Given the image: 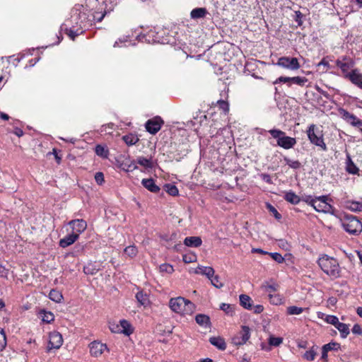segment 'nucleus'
Masks as SVG:
<instances>
[{
	"instance_id": "obj_24",
	"label": "nucleus",
	"mask_w": 362,
	"mask_h": 362,
	"mask_svg": "<svg viewBox=\"0 0 362 362\" xmlns=\"http://www.w3.org/2000/svg\"><path fill=\"white\" fill-rule=\"evenodd\" d=\"M184 244L187 247H198L202 245V240L199 236H189L185 238Z\"/></svg>"
},
{
	"instance_id": "obj_57",
	"label": "nucleus",
	"mask_w": 362,
	"mask_h": 362,
	"mask_svg": "<svg viewBox=\"0 0 362 362\" xmlns=\"http://www.w3.org/2000/svg\"><path fill=\"white\" fill-rule=\"evenodd\" d=\"M160 272H165L168 274H172L174 272L173 267L170 264H162L160 266Z\"/></svg>"
},
{
	"instance_id": "obj_60",
	"label": "nucleus",
	"mask_w": 362,
	"mask_h": 362,
	"mask_svg": "<svg viewBox=\"0 0 362 362\" xmlns=\"http://www.w3.org/2000/svg\"><path fill=\"white\" fill-rule=\"evenodd\" d=\"M130 161L131 160L129 158H123V160L120 163V168L123 170L127 171V170H128V167H129V163Z\"/></svg>"
},
{
	"instance_id": "obj_36",
	"label": "nucleus",
	"mask_w": 362,
	"mask_h": 362,
	"mask_svg": "<svg viewBox=\"0 0 362 362\" xmlns=\"http://www.w3.org/2000/svg\"><path fill=\"white\" fill-rule=\"evenodd\" d=\"M99 268L93 263H88L83 267V272L87 275H94L98 273Z\"/></svg>"
},
{
	"instance_id": "obj_23",
	"label": "nucleus",
	"mask_w": 362,
	"mask_h": 362,
	"mask_svg": "<svg viewBox=\"0 0 362 362\" xmlns=\"http://www.w3.org/2000/svg\"><path fill=\"white\" fill-rule=\"evenodd\" d=\"M78 238V237L76 234L71 233L59 240V246L65 248L75 243Z\"/></svg>"
},
{
	"instance_id": "obj_28",
	"label": "nucleus",
	"mask_w": 362,
	"mask_h": 362,
	"mask_svg": "<svg viewBox=\"0 0 362 362\" xmlns=\"http://www.w3.org/2000/svg\"><path fill=\"white\" fill-rule=\"evenodd\" d=\"M207 13L206 8H196L191 11L190 16L192 19H198L204 18Z\"/></svg>"
},
{
	"instance_id": "obj_25",
	"label": "nucleus",
	"mask_w": 362,
	"mask_h": 362,
	"mask_svg": "<svg viewBox=\"0 0 362 362\" xmlns=\"http://www.w3.org/2000/svg\"><path fill=\"white\" fill-rule=\"evenodd\" d=\"M209 342L219 350L224 351L226 349L225 340L221 337H210Z\"/></svg>"
},
{
	"instance_id": "obj_9",
	"label": "nucleus",
	"mask_w": 362,
	"mask_h": 362,
	"mask_svg": "<svg viewBox=\"0 0 362 362\" xmlns=\"http://www.w3.org/2000/svg\"><path fill=\"white\" fill-rule=\"evenodd\" d=\"M163 124L164 120L161 117L156 116L146 122L145 128L148 133L154 135L160 130Z\"/></svg>"
},
{
	"instance_id": "obj_42",
	"label": "nucleus",
	"mask_w": 362,
	"mask_h": 362,
	"mask_svg": "<svg viewBox=\"0 0 362 362\" xmlns=\"http://www.w3.org/2000/svg\"><path fill=\"white\" fill-rule=\"evenodd\" d=\"M164 188L168 194L173 197L178 195L179 191L175 185L166 184L165 185Z\"/></svg>"
},
{
	"instance_id": "obj_63",
	"label": "nucleus",
	"mask_w": 362,
	"mask_h": 362,
	"mask_svg": "<svg viewBox=\"0 0 362 362\" xmlns=\"http://www.w3.org/2000/svg\"><path fill=\"white\" fill-rule=\"evenodd\" d=\"M352 332L355 334H362V327L358 324H355L352 328Z\"/></svg>"
},
{
	"instance_id": "obj_21",
	"label": "nucleus",
	"mask_w": 362,
	"mask_h": 362,
	"mask_svg": "<svg viewBox=\"0 0 362 362\" xmlns=\"http://www.w3.org/2000/svg\"><path fill=\"white\" fill-rule=\"evenodd\" d=\"M195 321L199 326L204 328H210L211 326L209 316L205 314H197L195 316Z\"/></svg>"
},
{
	"instance_id": "obj_32",
	"label": "nucleus",
	"mask_w": 362,
	"mask_h": 362,
	"mask_svg": "<svg viewBox=\"0 0 362 362\" xmlns=\"http://www.w3.org/2000/svg\"><path fill=\"white\" fill-rule=\"evenodd\" d=\"M195 272L197 274H201L202 275L206 276L208 278L213 276L214 274V269L211 267H203L199 266L197 268Z\"/></svg>"
},
{
	"instance_id": "obj_31",
	"label": "nucleus",
	"mask_w": 362,
	"mask_h": 362,
	"mask_svg": "<svg viewBox=\"0 0 362 362\" xmlns=\"http://www.w3.org/2000/svg\"><path fill=\"white\" fill-rule=\"evenodd\" d=\"M346 170L351 175H358L359 172L358 168L355 165L349 156L347 157Z\"/></svg>"
},
{
	"instance_id": "obj_10",
	"label": "nucleus",
	"mask_w": 362,
	"mask_h": 362,
	"mask_svg": "<svg viewBox=\"0 0 362 362\" xmlns=\"http://www.w3.org/2000/svg\"><path fill=\"white\" fill-rule=\"evenodd\" d=\"M335 64L336 66L341 69L345 78H347V74H350L349 71L354 66L353 59L346 56L337 59Z\"/></svg>"
},
{
	"instance_id": "obj_16",
	"label": "nucleus",
	"mask_w": 362,
	"mask_h": 362,
	"mask_svg": "<svg viewBox=\"0 0 362 362\" xmlns=\"http://www.w3.org/2000/svg\"><path fill=\"white\" fill-rule=\"evenodd\" d=\"M338 112L341 118L352 127L360 119L356 115L342 107L338 109Z\"/></svg>"
},
{
	"instance_id": "obj_38",
	"label": "nucleus",
	"mask_w": 362,
	"mask_h": 362,
	"mask_svg": "<svg viewBox=\"0 0 362 362\" xmlns=\"http://www.w3.org/2000/svg\"><path fill=\"white\" fill-rule=\"evenodd\" d=\"M284 160L286 165L289 166V168L293 170L300 169L302 167L300 162L298 160H291L288 157H284Z\"/></svg>"
},
{
	"instance_id": "obj_5",
	"label": "nucleus",
	"mask_w": 362,
	"mask_h": 362,
	"mask_svg": "<svg viewBox=\"0 0 362 362\" xmlns=\"http://www.w3.org/2000/svg\"><path fill=\"white\" fill-rule=\"evenodd\" d=\"M305 132L308 140L312 144L320 148L323 151H327L322 131H320L315 124H310Z\"/></svg>"
},
{
	"instance_id": "obj_44",
	"label": "nucleus",
	"mask_w": 362,
	"mask_h": 362,
	"mask_svg": "<svg viewBox=\"0 0 362 362\" xmlns=\"http://www.w3.org/2000/svg\"><path fill=\"white\" fill-rule=\"evenodd\" d=\"M317 355L315 346H313L310 350L307 351L303 356V358L308 361H313L315 360Z\"/></svg>"
},
{
	"instance_id": "obj_15",
	"label": "nucleus",
	"mask_w": 362,
	"mask_h": 362,
	"mask_svg": "<svg viewBox=\"0 0 362 362\" xmlns=\"http://www.w3.org/2000/svg\"><path fill=\"white\" fill-rule=\"evenodd\" d=\"M338 112L341 118L352 127L360 119L356 115L342 107L338 109Z\"/></svg>"
},
{
	"instance_id": "obj_34",
	"label": "nucleus",
	"mask_w": 362,
	"mask_h": 362,
	"mask_svg": "<svg viewBox=\"0 0 362 362\" xmlns=\"http://www.w3.org/2000/svg\"><path fill=\"white\" fill-rule=\"evenodd\" d=\"M95 152L97 156L103 158H107L109 156V150L107 147L98 144L95 148Z\"/></svg>"
},
{
	"instance_id": "obj_30",
	"label": "nucleus",
	"mask_w": 362,
	"mask_h": 362,
	"mask_svg": "<svg viewBox=\"0 0 362 362\" xmlns=\"http://www.w3.org/2000/svg\"><path fill=\"white\" fill-rule=\"evenodd\" d=\"M284 198L292 204H298L300 202V198L292 191L286 192Z\"/></svg>"
},
{
	"instance_id": "obj_53",
	"label": "nucleus",
	"mask_w": 362,
	"mask_h": 362,
	"mask_svg": "<svg viewBox=\"0 0 362 362\" xmlns=\"http://www.w3.org/2000/svg\"><path fill=\"white\" fill-rule=\"evenodd\" d=\"M217 105L219 109L222 110L225 113L228 112L229 110V105L228 103L223 100H218L216 102Z\"/></svg>"
},
{
	"instance_id": "obj_4",
	"label": "nucleus",
	"mask_w": 362,
	"mask_h": 362,
	"mask_svg": "<svg viewBox=\"0 0 362 362\" xmlns=\"http://www.w3.org/2000/svg\"><path fill=\"white\" fill-rule=\"evenodd\" d=\"M267 132L276 140V145L284 149L293 148L297 144L295 137L288 136L285 132L279 129L273 128L268 130Z\"/></svg>"
},
{
	"instance_id": "obj_41",
	"label": "nucleus",
	"mask_w": 362,
	"mask_h": 362,
	"mask_svg": "<svg viewBox=\"0 0 362 362\" xmlns=\"http://www.w3.org/2000/svg\"><path fill=\"white\" fill-rule=\"evenodd\" d=\"M122 139L128 146H132L139 141L138 137L132 134L123 136Z\"/></svg>"
},
{
	"instance_id": "obj_47",
	"label": "nucleus",
	"mask_w": 362,
	"mask_h": 362,
	"mask_svg": "<svg viewBox=\"0 0 362 362\" xmlns=\"http://www.w3.org/2000/svg\"><path fill=\"white\" fill-rule=\"evenodd\" d=\"M279 287L278 284H269L268 283H266L262 285V288L264 291V292L268 293L269 294H273Z\"/></svg>"
},
{
	"instance_id": "obj_33",
	"label": "nucleus",
	"mask_w": 362,
	"mask_h": 362,
	"mask_svg": "<svg viewBox=\"0 0 362 362\" xmlns=\"http://www.w3.org/2000/svg\"><path fill=\"white\" fill-rule=\"evenodd\" d=\"M242 339V343L245 344L250 337V329L247 326H242L241 330L238 334Z\"/></svg>"
},
{
	"instance_id": "obj_17",
	"label": "nucleus",
	"mask_w": 362,
	"mask_h": 362,
	"mask_svg": "<svg viewBox=\"0 0 362 362\" xmlns=\"http://www.w3.org/2000/svg\"><path fill=\"white\" fill-rule=\"evenodd\" d=\"M69 225L72 228V233L76 234L78 237L87 228V223L83 219H75L69 221Z\"/></svg>"
},
{
	"instance_id": "obj_22",
	"label": "nucleus",
	"mask_w": 362,
	"mask_h": 362,
	"mask_svg": "<svg viewBox=\"0 0 362 362\" xmlns=\"http://www.w3.org/2000/svg\"><path fill=\"white\" fill-rule=\"evenodd\" d=\"M11 125V127H7V131L8 133H13L18 137H21L23 135V131L21 129V123L19 120L13 119Z\"/></svg>"
},
{
	"instance_id": "obj_58",
	"label": "nucleus",
	"mask_w": 362,
	"mask_h": 362,
	"mask_svg": "<svg viewBox=\"0 0 362 362\" xmlns=\"http://www.w3.org/2000/svg\"><path fill=\"white\" fill-rule=\"evenodd\" d=\"M270 302L274 305H279L281 303V298L279 295L269 294Z\"/></svg>"
},
{
	"instance_id": "obj_1",
	"label": "nucleus",
	"mask_w": 362,
	"mask_h": 362,
	"mask_svg": "<svg viewBox=\"0 0 362 362\" xmlns=\"http://www.w3.org/2000/svg\"><path fill=\"white\" fill-rule=\"evenodd\" d=\"M94 24V17L88 16L86 11H72L71 17L62 25L61 29L72 40L83 34Z\"/></svg>"
},
{
	"instance_id": "obj_12",
	"label": "nucleus",
	"mask_w": 362,
	"mask_h": 362,
	"mask_svg": "<svg viewBox=\"0 0 362 362\" xmlns=\"http://www.w3.org/2000/svg\"><path fill=\"white\" fill-rule=\"evenodd\" d=\"M276 65L290 70H298L300 67L297 58L288 57L279 58Z\"/></svg>"
},
{
	"instance_id": "obj_62",
	"label": "nucleus",
	"mask_w": 362,
	"mask_h": 362,
	"mask_svg": "<svg viewBox=\"0 0 362 362\" xmlns=\"http://www.w3.org/2000/svg\"><path fill=\"white\" fill-rule=\"evenodd\" d=\"M303 16V15L300 11H297L295 12L294 20L296 22L298 23V25H301L303 23V21H302Z\"/></svg>"
},
{
	"instance_id": "obj_45",
	"label": "nucleus",
	"mask_w": 362,
	"mask_h": 362,
	"mask_svg": "<svg viewBox=\"0 0 362 362\" xmlns=\"http://www.w3.org/2000/svg\"><path fill=\"white\" fill-rule=\"evenodd\" d=\"M137 163L144 166L146 168H152L153 163L151 159H148L143 156L138 157Z\"/></svg>"
},
{
	"instance_id": "obj_56",
	"label": "nucleus",
	"mask_w": 362,
	"mask_h": 362,
	"mask_svg": "<svg viewBox=\"0 0 362 362\" xmlns=\"http://www.w3.org/2000/svg\"><path fill=\"white\" fill-rule=\"evenodd\" d=\"M267 208L274 216V217L276 219L281 218V215L278 212L274 206H272L271 204L267 203Z\"/></svg>"
},
{
	"instance_id": "obj_54",
	"label": "nucleus",
	"mask_w": 362,
	"mask_h": 362,
	"mask_svg": "<svg viewBox=\"0 0 362 362\" xmlns=\"http://www.w3.org/2000/svg\"><path fill=\"white\" fill-rule=\"evenodd\" d=\"M283 342L281 337H270L269 339V344L271 346H278Z\"/></svg>"
},
{
	"instance_id": "obj_14",
	"label": "nucleus",
	"mask_w": 362,
	"mask_h": 362,
	"mask_svg": "<svg viewBox=\"0 0 362 362\" xmlns=\"http://www.w3.org/2000/svg\"><path fill=\"white\" fill-rule=\"evenodd\" d=\"M308 82V78L305 77L301 76H294V77H287V76H280L274 81V84H277L279 83H292L294 84H297L300 86H304L305 84Z\"/></svg>"
},
{
	"instance_id": "obj_20",
	"label": "nucleus",
	"mask_w": 362,
	"mask_h": 362,
	"mask_svg": "<svg viewBox=\"0 0 362 362\" xmlns=\"http://www.w3.org/2000/svg\"><path fill=\"white\" fill-rule=\"evenodd\" d=\"M142 185L151 192L158 193L160 187L156 184L155 180L152 178L143 179L141 180Z\"/></svg>"
},
{
	"instance_id": "obj_13",
	"label": "nucleus",
	"mask_w": 362,
	"mask_h": 362,
	"mask_svg": "<svg viewBox=\"0 0 362 362\" xmlns=\"http://www.w3.org/2000/svg\"><path fill=\"white\" fill-rule=\"evenodd\" d=\"M110 329L112 332L122 333L127 336H129L134 332L132 325L126 320H120L119 325H113Z\"/></svg>"
},
{
	"instance_id": "obj_61",
	"label": "nucleus",
	"mask_w": 362,
	"mask_h": 362,
	"mask_svg": "<svg viewBox=\"0 0 362 362\" xmlns=\"http://www.w3.org/2000/svg\"><path fill=\"white\" fill-rule=\"evenodd\" d=\"M95 180L97 184L101 185L104 182V175L101 172H98L95 175Z\"/></svg>"
},
{
	"instance_id": "obj_37",
	"label": "nucleus",
	"mask_w": 362,
	"mask_h": 362,
	"mask_svg": "<svg viewBox=\"0 0 362 362\" xmlns=\"http://www.w3.org/2000/svg\"><path fill=\"white\" fill-rule=\"evenodd\" d=\"M49 298L52 301L60 303L63 299L62 293L57 289H52L49 293Z\"/></svg>"
},
{
	"instance_id": "obj_3",
	"label": "nucleus",
	"mask_w": 362,
	"mask_h": 362,
	"mask_svg": "<svg viewBox=\"0 0 362 362\" xmlns=\"http://www.w3.org/2000/svg\"><path fill=\"white\" fill-rule=\"evenodd\" d=\"M170 309L182 315H192L195 310V305L183 297L173 298L169 301Z\"/></svg>"
},
{
	"instance_id": "obj_64",
	"label": "nucleus",
	"mask_w": 362,
	"mask_h": 362,
	"mask_svg": "<svg viewBox=\"0 0 362 362\" xmlns=\"http://www.w3.org/2000/svg\"><path fill=\"white\" fill-rule=\"evenodd\" d=\"M232 342L235 346H240L245 344L244 343H242V339L238 334L233 337Z\"/></svg>"
},
{
	"instance_id": "obj_2",
	"label": "nucleus",
	"mask_w": 362,
	"mask_h": 362,
	"mask_svg": "<svg viewBox=\"0 0 362 362\" xmlns=\"http://www.w3.org/2000/svg\"><path fill=\"white\" fill-rule=\"evenodd\" d=\"M317 264L331 279H337L341 276V269L336 258L322 255L318 258Z\"/></svg>"
},
{
	"instance_id": "obj_11",
	"label": "nucleus",
	"mask_w": 362,
	"mask_h": 362,
	"mask_svg": "<svg viewBox=\"0 0 362 362\" xmlns=\"http://www.w3.org/2000/svg\"><path fill=\"white\" fill-rule=\"evenodd\" d=\"M63 337L61 333L53 331L49 334V341L47 347V352L52 349H59L63 344Z\"/></svg>"
},
{
	"instance_id": "obj_51",
	"label": "nucleus",
	"mask_w": 362,
	"mask_h": 362,
	"mask_svg": "<svg viewBox=\"0 0 362 362\" xmlns=\"http://www.w3.org/2000/svg\"><path fill=\"white\" fill-rule=\"evenodd\" d=\"M212 284L216 288H220L223 287V284L221 282L220 278L218 275H213L209 278Z\"/></svg>"
},
{
	"instance_id": "obj_48",
	"label": "nucleus",
	"mask_w": 362,
	"mask_h": 362,
	"mask_svg": "<svg viewBox=\"0 0 362 362\" xmlns=\"http://www.w3.org/2000/svg\"><path fill=\"white\" fill-rule=\"evenodd\" d=\"M303 310L304 309L303 308L292 305L287 308L286 312L288 315H294L301 314Z\"/></svg>"
},
{
	"instance_id": "obj_19",
	"label": "nucleus",
	"mask_w": 362,
	"mask_h": 362,
	"mask_svg": "<svg viewBox=\"0 0 362 362\" xmlns=\"http://www.w3.org/2000/svg\"><path fill=\"white\" fill-rule=\"evenodd\" d=\"M350 81L362 89V74L359 73L358 69H354L350 72V74H347V78Z\"/></svg>"
},
{
	"instance_id": "obj_35",
	"label": "nucleus",
	"mask_w": 362,
	"mask_h": 362,
	"mask_svg": "<svg viewBox=\"0 0 362 362\" xmlns=\"http://www.w3.org/2000/svg\"><path fill=\"white\" fill-rule=\"evenodd\" d=\"M335 327L339 331L342 338H346L350 332L349 327L346 324L339 322Z\"/></svg>"
},
{
	"instance_id": "obj_29",
	"label": "nucleus",
	"mask_w": 362,
	"mask_h": 362,
	"mask_svg": "<svg viewBox=\"0 0 362 362\" xmlns=\"http://www.w3.org/2000/svg\"><path fill=\"white\" fill-rule=\"evenodd\" d=\"M39 315L42 318L43 322L49 324L54 320V315L50 311H47L45 310H41L39 312Z\"/></svg>"
},
{
	"instance_id": "obj_55",
	"label": "nucleus",
	"mask_w": 362,
	"mask_h": 362,
	"mask_svg": "<svg viewBox=\"0 0 362 362\" xmlns=\"http://www.w3.org/2000/svg\"><path fill=\"white\" fill-rule=\"evenodd\" d=\"M269 255L278 263H283L285 260L283 256L279 252H269Z\"/></svg>"
},
{
	"instance_id": "obj_26",
	"label": "nucleus",
	"mask_w": 362,
	"mask_h": 362,
	"mask_svg": "<svg viewBox=\"0 0 362 362\" xmlns=\"http://www.w3.org/2000/svg\"><path fill=\"white\" fill-rule=\"evenodd\" d=\"M239 299L240 304L242 307L249 310H252V300L249 296L241 294L239 296Z\"/></svg>"
},
{
	"instance_id": "obj_7",
	"label": "nucleus",
	"mask_w": 362,
	"mask_h": 362,
	"mask_svg": "<svg viewBox=\"0 0 362 362\" xmlns=\"http://www.w3.org/2000/svg\"><path fill=\"white\" fill-rule=\"evenodd\" d=\"M311 206L317 212L333 214L335 209L327 202V196H320L310 199Z\"/></svg>"
},
{
	"instance_id": "obj_8",
	"label": "nucleus",
	"mask_w": 362,
	"mask_h": 362,
	"mask_svg": "<svg viewBox=\"0 0 362 362\" xmlns=\"http://www.w3.org/2000/svg\"><path fill=\"white\" fill-rule=\"evenodd\" d=\"M19 62L20 59L14 55L8 57H1V65L6 69L5 71L2 70L3 74L1 76V81L4 80L7 81L8 77L11 76V71L17 66Z\"/></svg>"
},
{
	"instance_id": "obj_52",
	"label": "nucleus",
	"mask_w": 362,
	"mask_h": 362,
	"mask_svg": "<svg viewBox=\"0 0 362 362\" xmlns=\"http://www.w3.org/2000/svg\"><path fill=\"white\" fill-rule=\"evenodd\" d=\"M59 152H61V151L59 150L58 151L57 148H54L52 152H48L47 153V156L48 157L50 155H53L54 156L57 163L60 164L62 162V155H59Z\"/></svg>"
},
{
	"instance_id": "obj_46",
	"label": "nucleus",
	"mask_w": 362,
	"mask_h": 362,
	"mask_svg": "<svg viewBox=\"0 0 362 362\" xmlns=\"http://www.w3.org/2000/svg\"><path fill=\"white\" fill-rule=\"evenodd\" d=\"M197 259V257L194 252H189L182 255V260L186 264L195 262Z\"/></svg>"
},
{
	"instance_id": "obj_39",
	"label": "nucleus",
	"mask_w": 362,
	"mask_h": 362,
	"mask_svg": "<svg viewBox=\"0 0 362 362\" xmlns=\"http://www.w3.org/2000/svg\"><path fill=\"white\" fill-rule=\"evenodd\" d=\"M347 208L354 212H361L362 211V202L349 201L347 202Z\"/></svg>"
},
{
	"instance_id": "obj_49",
	"label": "nucleus",
	"mask_w": 362,
	"mask_h": 362,
	"mask_svg": "<svg viewBox=\"0 0 362 362\" xmlns=\"http://www.w3.org/2000/svg\"><path fill=\"white\" fill-rule=\"evenodd\" d=\"M88 13V16H90L92 17H94V23L95 21L97 22H101L102 20L103 19V18L105 17V14H106V12L105 11L104 13H100V12H90V11H88L87 12Z\"/></svg>"
},
{
	"instance_id": "obj_50",
	"label": "nucleus",
	"mask_w": 362,
	"mask_h": 362,
	"mask_svg": "<svg viewBox=\"0 0 362 362\" xmlns=\"http://www.w3.org/2000/svg\"><path fill=\"white\" fill-rule=\"evenodd\" d=\"M340 344L337 342H329L328 344H325L322 347L325 349L327 351H337L340 349Z\"/></svg>"
},
{
	"instance_id": "obj_43",
	"label": "nucleus",
	"mask_w": 362,
	"mask_h": 362,
	"mask_svg": "<svg viewBox=\"0 0 362 362\" xmlns=\"http://www.w3.org/2000/svg\"><path fill=\"white\" fill-rule=\"evenodd\" d=\"M124 252L129 257L133 258L136 256L138 253V250L135 245H129L125 247V249L124 250Z\"/></svg>"
},
{
	"instance_id": "obj_40",
	"label": "nucleus",
	"mask_w": 362,
	"mask_h": 362,
	"mask_svg": "<svg viewBox=\"0 0 362 362\" xmlns=\"http://www.w3.org/2000/svg\"><path fill=\"white\" fill-rule=\"evenodd\" d=\"M220 309L222 310L226 314L233 316L235 314V305L228 303H221Z\"/></svg>"
},
{
	"instance_id": "obj_27",
	"label": "nucleus",
	"mask_w": 362,
	"mask_h": 362,
	"mask_svg": "<svg viewBox=\"0 0 362 362\" xmlns=\"http://www.w3.org/2000/svg\"><path fill=\"white\" fill-rule=\"evenodd\" d=\"M136 298L140 305L146 307L150 304L148 295L143 291H140L136 294Z\"/></svg>"
},
{
	"instance_id": "obj_6",
	"label": "nucleus",
	"mask_w": 362,
	"mask_h": 362,
	"mask_svg": "<svg viewBox=\"0 0 362 362\" xmlns=\"http://www.w3.org/2000/svg\"><path fill=\"white\" fill-rule=\"evenodd\" d=\"M342 226L350 235H358L362 231V223L354 216H347L342 223Z\"/></svg>"
},
{
	"instance_id": "obj_18",
	"label": "nucleus",
	"mask_w": 362,
	"mask_h": 362,
	"mask_svg": "<svg viewBox=\"0 0 362 362\" xmlns=\"http://www.w3.org/2000/svg\"><path fill=\"white\" fill-rule=\"evenodd\" d=\"M106 349H107V347L105 344L95 341L90 344V353L94 357L100 356Z\"/></svg>"
},
{
	"instance_id": "obj_59",
	"label": "nucleus",
	"mask_w": 362,
	"mask_h": 362,
	"mask_svg": "<svg viewBox=\"0 0 362 362\" xmlns=\"http://www.w3.org/2000/svg\"><path fill=\"white\" fill-rule=\"evenodd\" d=\"M326 321L331 324V325H333L334 327L339 323V319L337 317L334 316V315H327V318H326Z\"/></svg>"
}]
</instances>
